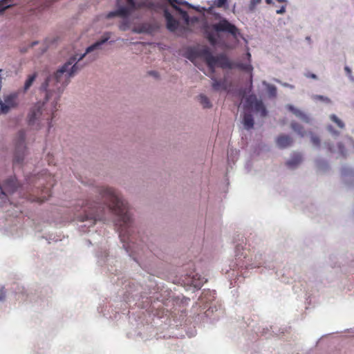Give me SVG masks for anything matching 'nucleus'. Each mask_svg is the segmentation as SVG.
Masks as SVG:
<instances>
[{
  "label": "nucleus",
  "mask_w": 354,
  "mask_h": 354,
  "mask_svg": "<svg viewBox=\"0 0 354 354\" xmlns=\"http://www.w3.org/2000/svg\"><path fill=\"white\" fill-rule=\"evenodd\" d=\"M94 192L95 198L82 202V209L76 216L79 230L91 232L97 221L113 222L124 251L141 266L137 255L138 235L127 203L118 191L110 187H95Z\"/></svg>",
  "instance_id": "1"
},
{
  "label": "nucleus",
  "mask_w": 354,
  "mask_h": 354,
  "mask_svg": "<svg viewBox=\"0 0 354 354\" xmlns=\"http://www.w3.org/2000/svg\"><path fill=\"white\" fill-rule=\"evenodd\" d=\"M88 53L86 51L78 55L71 56L53 75H50L41 84L39 91L43 97L40 99L31 109L28 117V124L31 127L39 121L46 104L51 101L50 109L48 113L50 117L48 118V130L53 127L52 121L55 118V112L57 110V106L65 87L69 84L71 78L74 77L78 71L83 68L80 62Z\"/></svg>",
  "instance_id": "2"
},
{
  "label": "nucleus",
  "mask_w": 354,
  "mask_h": 354,
  "mask_svg": "<svg viewBox=\"0 0 354 354\" xmlns=\"http://www.w3.org/2000/svg\"><path fill=\"white\" fill-rule=\"evenodd\" d=\"M176 269L174 283L180 284L186 291L194 293L207 281L195 272L194 263L192 260L187 261L185 257L180 258Z\"/></svg>",
  "instance_id": "3"
},
{
  "label": "nucleus",
  "mask_w": 354,
  "mask_h": 354,
  "mask_svg": "<svg viewBox=\"0 0 354 354\" xmlns=\"http://www.w3.org/2000/svg\"><path fill=\"white\" fill-rule=\"evenodd\" d=\"M184 56L211 80L215 77L216 65L213 59V51L209 46L200 44L189 46Z\"/></svg>",
  "instance_id": "4"
},
{
  "label": "nucleus",
  "mask_w": 354,
  "mask_h": 354,
  "mask_svg": "<svg viewBox=\"0 0 354 354\" xmlns=\"http://www.w3.org/2000/svg\"><path fill=\"white\" fill-rule=\"evenodd\" d=\"M212 10L213 6H210L207 9L206 8L205 11L212 13L218 21L212 26V30L208 28L207 24L205 25L204 30L205 37L212 46H217L221 43V38L217 36L215 32L228 34L234 39L241 37L240 30L234 24L230 22L227 18L222 17L220 13L212 12Z\"/></svg>",
  "instance_id": "5"
},
{
  "label": "nucleus",
  "mask_w": 354,
  "mask_h": 354,
  "mask_svg": "<svg viewBox=\"0 0 354 354\" xmlns=\"http://www.w3.org/2000/svg\"><path fill=\"white\" fill-rule=\"evenodd\" d=\"M244 111L241 113V123L243 128L250 131L254 127V118L252 111L259 113L261 118L268 115V111L261 100L257 98L254 94L248 96L243 105Z\"/></svg>",
  "instance_id": "6"
},
{
  "label": "nucleus",
  "mask_w": 354,
  "mask_h": 354,
  "mask_svg": "<svg viewBox=\"0 0 354 354\" xmlns=\"http://www.w3.org/2000/svg\"><path fill=\"white\" fill-rule=\"evenodd\" d=\"M100 244L102 245V243L100 242ZM95 257L99 266L102 267L105 271L111 274L118 275V262L113 256L109 254L105 247L102 245L98 246Z\"/></svg>",
  "instance_id": "7"
},
{
  "label": "nucleus",
  "mask_w": 354,
  "mask_h": 354,
  "mask_svg": "<svg viewBox=\"0 0 354 354\" xmlns=\"http://www.w3.org/2000/svg\"><path fill=\"white\" fill-rule=\"evenodd\" d=\"M138 10V9H133L128 4L122 3L121 0H117L115 9L109 12L106 18L110 19L118 17L121 19H131L133 13Z\"/></svg>",
  "instance_id": "8"
},
{
  "label": "nucleus",
  "mask_w": 354,
  "mask_h": 354,
  "mask_svg": "<svg viewBox=\"0 0 354 354\" xmlns=\"http://www.w3.org/2000/svg\"><path fill=\"white\" fill-rule=\"evenodd\" d=\"M26 154L27 147L26 145V135L23 131H20L15 144L13 158L14 162L17 164H21Z\"/></svg>",
  "instance_id": "9"
},
{
  "label": "nucleus",
  "mask_w": 354,
  "mask_h": 354,
  "mask_svg": "<svg viewBox=\"0 0 354 354\" xmlns=\"http://www.w3.org/2000/svg\"><path fill=\"white\" fill-rule=\"evenodd\" d=\"M126 4L129 5L133 9L143 10L147 11L158 12L160 8V3H156L151 0H125Z\"/></svg>",
  "instance_id": "10"
},
{
  "label": "nucleus",
  "mask_w": 354,
  "mask_h": 354,
  "mask_svg": "<svg viewBox=\"0 0 354 354\" xmlns=\"http://www.w3.org/2000/svg\"><path fill=\"white\" fill-rule=\"evenodd\" d=\"M124 293V299L128 302L132 299L133 301L143 298L141 295L142 287L134 281H126Z\"/></svg>",
  "instance_id": "11"
},
{
  "label": "nucleus",
  "mask_w": 354,
  "mask_h": 354,
  "mask_svg": "<svg viewBox=\"0 0 354 354\" xmlns=\"http://www.w3.org/2000/svg\"><path fill=\"white\" fill-rule=\"evenodd\" d=\"M22 94L17 90L12 92L4 97V101L0 98V112L3 114L8 113L12 108L18 106L17 99Z\"/></svg>",
  "instance_id": "12"
},
{
  "label": "nucleus",
  "mask_w": 354,
  "mask_h": 354,
  "mask_svg": "<svg viewBox=\"0 0 354 354\" xmlns=\"http://www.w3.org/2000/svg\"><path fill=\"white\" fill-rule=\"evenodd\" d=\"M160 9L157 12L162 10V15L165 20L166 28L170 32H176L180 26V21L174 16L170 10L161 5Z\"/></svg>",
  "instance_id": "13"
},
{
  "label": "nucleus",
  "mask_w": 354,
  "mask_h": 354,
  "mask_svg": "<svg viewBox=\"0 0 354 354\" xmlns=\"http://www.w3.org/2000/svg\"><path fill=\"white\" fill-rule=\"evenodd\" d=\"M213 57L216 66L222 69L231 70L236 67V63L232 61L224 53H218L216 55L213 53Z\"/></svg>",
  "instance_id": "14"
},
{
  "label": "nucleus",
  "mask_w": 354,
  "mask_h": 354,
  "mask_svg": "<svg viewBox=\"0 0 354 354\" xmlns=\"http://www.w3.org/2000/svg\"><path fill=\"white\" fill-rule=\"evenodd\" d=\"M340 174L344 184L348 188H354V168L344 165L341 167Z\"/></svg>",
  "instance_id": "15"
},
{
  "label": "nucleus",
  "mask_w": 354,
  "mask_h": 354,
  "mask_svg": "<svg viewBox=\"0 0 354 354\" xmlns=\"http://www.w3.org/2000/svg\"><path fill=\"white\" fill-rule=\"evenodd\" d=\"M260 267H264L265 268H268L269 270L274 268L271 263L263 260V254L262 253H257L252 262L249 265L245 266V269L248 270Z\"/></svg>",
  "instance_id": "16"
},
{
  "label": "nucleus",
  "mask_w": 354,
  "mask_h": 354,
  "mask_svg": "<svg viewBox=\"0 0 354 354\" xmlns=\"http://www.w3.org/2000/svg\"><path fill=\"white\" fill-rule=\"evenodd\" d=\"M111 32H105L98 39L86 48V53H91L93 51L101 49L102 46L107 43L111 39Z\"/></svg>",
  "instance_id": "17"
},
{
  "label": "nucleus",
  "mask_w": 354,
  "mask_h": 354,
  "mask_svg": "<svg viewBox=\"0 0 354 354\" xmlns=\"http://www.w3.org/2000/svg\"><path fill=\"white\" fill-rule=\"evenodd\" d=\"M151 329L152 327L149 324H144L141 322L138 324V326L134 331V334L131 333V335L136 337H139L141 339L147 340L152 335L150 334Z\"/></svg>",
  "instance_id": "18"
},
{
  "label": "nucleus",
  "mask_w": 354,
  "mask_h": 354,
  "mask_svg": "<svg viewBox=\"0 0 354 354\" xmlns=\"http://www.w3.org/2000/svg\"><path fill=\"white\" fill-rule=\"evenodd\" d=\"M215 295V290L204 289L201 292L198 297V300L203 305H204V308H206V307H207V305L214 304L213 302L215 301L216 299Z\"/></svg>",
  "instance_id": "19"
},
{
  "label": "nucleus",
  "mask_w": 354,
  "mask_h": 354,
  "mask_svg": "<svg viewBox=\"0 0 354 354\" xmlns=\"http://www.w3.org/2000/svg\"><path fill=\"white\" fill-rule=\"evenodd\" d=\"M160 28V26L157 22L153 23H143L138 28L133 29L136 33H147L152 34Z\"/></svg>",
  "instance_id": "20"
},
{
  "label": "nucleus",
  "mask_w": 354,
  "mask_h": 354,
  "mask_svg": "<svg viewBox=\"0 0 354 354\" xmlns=\"http://www.w3.org/2000/svg\"><path fill=\"white\" fill-rule=\"evenodd\" d=\"M212 88L214 91L218 92L221 91H227L228 88L227 79H218L216 77H212Z\"/></svg>",
  "instance_id": "21"
},
{
  "label": "nucleus",
  "mask_w": 354,
  "mask_h": 354,
  "mask_svg": "<svg viewBox=\"0 0 354 354\" xmlns=\"http://www.w3.org/2000/svg\"><path fill=\"white\" fill-rule=\"evenodd\" d=\"M207 310L204 313V317L209 319L210 323H213L214 321L218 320L219 317V313H218L219 309L218 308L216 303L213 304L207 305Z\"/></svg>",
  "instance_id": "22"
},
{
  "label": "nucleus",
  "mask_w": 354,
  "mask_h": 354,
  "mask_svg": "<svg viewBox=\"0 0 354 354\" xmlns=\"http://www.w3.org/2000/svg\"><path fill=\"white\" fill-rule=\"evenodd\" d=\"M286 108L287 110H288L290 112L294 114L297 118L300 119L301 121L307 124L311 123L310 118L306 113L299 110V109L296 108L292 104H288L286 106Z\"/></svg>",
  "instance_id": "23"
},
{
  "label": "nucleus",
  "mask_w": 354,
  "mask_h": 354,
  "mask_svg": "<svg viewBox=\"0 0 354 354\" xmlns=\"http://www.w3.org/2000/svg\"><path fill=\"white\" fill-rule=\"evenodd\" d=\"M292 138L286 134H280L276 138V145L280 149L288 148L292 145Z\"/></svg>",
  "instance_id": "24"
},
{
  "label": "nucleus",
  "mask_w": 354,
  "mask_h": 354,
  "mask_svg": "<svg viewBox=\"0 0 354 354\" xmlns=\"http://www.w3.org/2000/svg\"><path fill=\"white\" fill-rule=\"evenodd\" d=\"M4 189L8 194H13L19 187V183L15 177H9L3 182Z\"/></svg>",
  "instance_id": "25"
},
{
  "label": "nucleus",
  "mask_w": 354,
  "mask_h": 354,
  "mask_svg": "<svg viewBox=\"0 0 354 354\" xmlns=\"http://www.w3.org/2000/svg\"><path fill=\"white\" fill-rule=\"evenodd\" d=\"M302 161V155L298 152H293L290 158L286 160V165L290 169H296Z\"/></svg>",
  "instance_id": "26"
},
{
  "label": "nucleus",
  "mask_w": 354,
  "mask_h": 354,
  "mask_svg": "<svg viewBox=\"0 0 354 354\" xmlns=\"http://www.w3.org/2000/svg\"><path fill=\"white\" fill-rule=\"evenodd\" d=\"M38 76V74L37 72H34L32 74H30L28 75L24 86L21 88H19L18 91L22 94L24 95L28 92V91L30 88V87L32 86L34 82H35L37 77Z\"/></svg>",
  "instance_id": "27"
},
{
  "label": "nucleus",
  "mask_w": 354,
  "mask_h": 354,
  "mask_svg": "<svg viewBox=\"0 0 354 354\" xmlns=\"http://www.w3.org/2000/svg\"><path fill=\"white\" fill-rule=\"evenodd\" d=\"M315 165L317 169L323 174L328 172L330 169L328 161L322 157H317L315 159Z\"/></svg>",
  "instance_id": "28"
},
{
  "label": "nucleus",
  "mask_w": 354,
  "mask_h": 354,
  "mask_svg": "<svg viewBox=\"0 0 354 354\" xmlns=\"http://www.w3.org/2000/svg\"><path fill=\"white\" fill-rule=\"evenodd\" d=\"M290 127L292 129V131L297 133L301 138H304L308 134V133L305 131L304 127L297 122H291Z\"/></svg>",
  "instance_id": "29"
},
{
  "label": "nucleus",
  "mask_w": 354,
  "mask_h": 354,
  "mask_svg": "<svg viewBox=\"0 0 354 354\" xmlns=\"http://www.w3.org/2000/svg\"><path fill=\"white\" fill-rule=\"evenodd\" d=\"M171 6L174 10H176L178 12L182 20L186 24H189L190 16L189 15L188 12L176 4H172Z\"/></svg>",
  "instance_id": "30"
},
{
  "label": "nucleus",
  "mask_w": 354,
  "mask_h": 354,
  "mask_svg": "<svg viewBox=\"0 0 354 354\" xmlns=\"http://www.w3.org/2000/svg\"><path fill=\"white\" fill-rule=\"evenodd\" d=\"M243 247L241 244H237L235 246V257H236V264L237 266H240L241 267H243V263L241 262V257H245V254H244L243 252Z\"/></svg>",
  "instance_id": "31"
},
{
  "label": "nucleus",
  "mask_w": 354,
  "mask_h": 354,
  "mask_svg": "<svg viewBox=\"0 0 354 354\" xmlns=\"http://www.w3.org/2000/svg\"><path fill=\"white\" fill-rule=\"evenodd\" d=\"M262 84L266 87L270 98H274L277 97V88L275 85L269 84L266 81H263Z\"/></svg>",
  "instance_id": "32"
},
{
  "label": "nucleus",
  "mask_w": 354,
  "mask_h": 354,
  "mask_svg": "<svg viewBox=\"0 0 354 354\" xmlns=\"http://www.w3.org/2000/svg\"><path fill=\"white\" fill-rule=\"evenodd\" d=\"M308 135L310 137V142L313 144V147L317 149H320V148H321L320 138L311 131L308 132Z\"/></svg>",
  "instance_id": "33"
},
{
  "label": "nucleus",
  "mask_w": 354,
  "mask_h": 354,
  "mask_svg": "<svg viewBox=\"0 0 354 354\" xmlns=\"http://www.w3.org/2000/svg\"><path fill=\"white\" fill-rule=\"evenodd\" d=\"M99 239H102L101 235L97 233L96 230H95L94 233L91 234V237L88 239L86 241L88 245H95L100 243Z\"/></svg>",
  "instance_id": "34"
},
{
  "label": "nucleus",
  "mask_w": 354,
  "mask_h": 354,
  "mask_svg": "<svg viewBox=\"0 0 354 354\" xmlns=\"http://www.w3.org/2000/svg\"><path fill=\"white\" fill-rule=\"evenodd\" d=\"M198 100L201 105L205 109H209L211 108L212 104L211 102L209 101V98L204 94H200L198 95Z\"/></svg>",
  "instance_id": "35"
},
{
  "label": "nucleus",
  "mask_w": 354,
  "mask_h": 354,
  "mask_svg": "<svg viewBox=\"0 0 354 354\" xmlns=\"http://www.w3.org/2000/svg\"><path fill=\"white\" fill-rule=\"evenodd\" d=\"M213 6L227 10L229 8L228 0H214L213 1Z\"/></svg>",
  "instance_id": "36"
},
{
  "label": "nucleus",
  "mask_w": 354,
  "mask_h": 354,
  "mask_svg": "<svg viewBox=\"0 0 354 354\" xmlns=\"http://www.w3.org/2000/svg\"><path fill=\"white\" fill-rule=\"evenodd\" d=\"M339 154L341 157L346 158L348 156V152L345 147L344 144L342 142H338L337 143Z\"/></svg>",
  "instance_id": "37"
},
{
  "label": "nucleus",
  "mask_w": 354,
  "mask_h": 354,
  "mask_svg": "<svg viewBox=\"0 0 354 354\" xmlns=\"http://www.w3.org/2000/svg\"><path fill=\"white\" fill-rule=\"evenodd\" d=\"M330 120L335 123L337 126L340 129H344L345 128V124L344 122L340 120L335 114H331L329 116Z\"/></svg>",
  "instance_id": "38"
},
{
  "label": "nucleus",
  "mask_w": 354,
  "mask_h": 354,
  "mask_svg": "<svg viewBox=\"0 0 354 354\" xmlns=\"http://www.w3.org/2000/svg\"><path fill=\"white\" fill-rule=\"evenodd\" d=\"M235 68L244 70V71H245L247 72H250V71H251L253 69L252 66L251 64H243V63H241V62L236 63V67Z\"/></svg>",
  "instance_id": "39"
},
{
  "label": "nucleus",
  "mask_w": 354,
  "mask_h": 354,
  "mask_svg": "<svg viewBox=\"0 0 354 354\" xmlns=\"http://www.w3.org/2000/svg\"><path fill=\"white\" fill-rule=\"evenodd\" d=\"M312 98L314 100H319L321 102H323L326 104H330L331 103V100L326 97V96H324V95H313Z\"/></svg>",
  "instance_id": "40"
},
{
  "label": "nucleus",
  "mask_w": 354,
  "mask_h": 354,
  "mask_svg": "<svg viewBox=\"0 0 354 354\" xmlns=\"http://www.w3.org/2000/svg\"><path fill=\"white\" fill-rule=\"evenodd\" d=\"M326 130L332 135V136L335 138H337L339 136L340 132L335 129L334 127L331 124H328L326 127Z\"/></svg>",
  "instance_id": "41"
},
{
  "label": "nucleus",
  "mask_w": 354,
  "mask_h": 354,
  "mask_svg": "<svg viewBox=\"0 0 354 354\" xmlns=\"http://www.w3.org/2000/svg\"><path fill=\"white\" fill-rule=\"evenodd\" d=\"M35 297H36L35 295H33L32 293L31 294L28 293L26 295V300H29L30 301H34L35 302H37V299H39L41 300V303L44 304V303L46 302V301L44 298L41 297L40 295H37V299H36Z\"/></svg>",
  "instance_id": "42"
},
{
  "label": "nucleus",
  "mask_w": 354,
  "mask_h": 354,
  "mask_svg": "<svg viewBox=\"0 0 354 354\" xmlns=\"http://www.w3.org/2000/svg\"><path fill=\"white\" fill-rule=\"evenodd\" d=\"M122 21L120 24V29L121 30L125 31L128 30L130 27L131 21L130 19H122Z\"/></svg>",
  "instance_id": "43"
},
{
  "label": "nucleus",
  "mask_w": 354,
  "mask_h": 354,
  "mask_svg": "<svg viewBox=\"0 0 354 354\" xmlns=\"http://www.w3.org/2000/svg\"><path fill=\"white\" fill-rule=\"evenodd\" d=\"M261 2V0H250V4L248 6V11L250 12H253L256 6Z\"/></svg>",
  "instance_id": "44"
},
{
  "label": "nucleus",
  "mask_w": 354,
  "mask_h": 354,
  "mask_svg": "<svg viewBox=\"0 0 354 354\" xmlns=\"http://www.w3.org/2000/svg\"><path fill=\"white\" fill-rule=\"evenodd\" d=\"M324 146L329 153H333L335 152L334 145L332 142H330L329 140L325 141L324 142Z\"/></svg>",
  "instance_id": "45"
},
{
  "label": "nucleus",
  "mask_w": 354,
  "mask_h": 354,
  "mask_svg": "<svg viewBox=\"0 0 354 354\" xmlns=\"http://www.w3.org/2000/svg\"><path fill=\"white\" fill-rule=\"evenodd\" d=\"M344 71L346 73V75L348 77L350 80L354 82V77L352 75L351 68L348 66H344Z\"/></svg>",
  "instance_id": "46"
},
{
  "label": "nucleus",
  "mask_w": 354,
  "mask_h": 354,
  "mask_svg": "<svg viewBox=\"0 0 354 354\" xmlns=\"http://www.w3.org/2000/svg\"><path fill=\"white\" fill-rule=\"evenodd\" d=\"M346 144L348 147H351L354 149V139L351 136H346Z\"/></svg>",
  "instance_id": "47"
},
{
  "label": "nucleus",
  "mask_w": 354,
  "mask_h": 354,
  "mask_svg": "<svg viewBox=\"0 0 354 354\" xmlns=\"http://www.w3.org/2000/svg\"><path fill=\"white\" fill-rule=\"evenodd\" d=\"M252 88V82H251L250 86L249 88H241L240 90V95H241L243 96L246 95L247 93H249L251 92Z\"/></svg>",
  "instance_id": "48"
},
{
  "label": "nucleus",
  "mask_w": 354,
  "mask_h": 354,
  "mask_svg": "<svg viewBox=\"0 0 354 354\" xmlns=\"http://www.w3.org/2000/svg\"><path fill=\"white\" fill-rule=\"evenodd\" d=\"M147 74L149 76H151V77H154L155 79H159L160 78V74L158 73V72H157L156 71H149L147 72Z\"/></svg>",
  "instance_id": "49"
},
{
  "label": "nucleus",
  "mask_w": 354,
  "mask_h": 354,
  "mask_svg": "<svg viewBox=\"0 0 354 354\" xmlns=\"http://www.w3.org/2000/svg\"><path fill=\"white\" fill-rule=\"evenodd\" d=\"M275 81L278 83H280L283 87H287V88H289L290 89H293L295 88V86L292 85V84H290L288 83H286V82H281L280 80H275Z\"/></svg>",
  "instance_id": "50"
},
{
  "label": "nucleus",
  "mask_w": 354,
  "mask_h": 354,
  "mask_svg": "<svg viewBox=\"0 0 354 354\" xmlns=\"http://www.w3.org/2000/svg\"><path fill=\"white\" fill-rule=\"evenodd\" d=\"M286 4L282 5L279 9L276 10V13L278 15H283L286 12Z\"/></svg>",
  "instance_id": "51"
},
{
  "label": "nucleus",
  "mask_w": 354,
  "mask_h": 354,
  "mask_svg": "<svg viewBox=\"0 0 354 354\" xmlns=\"http://www.w3.org/2000/svg\"><path fill=\"white\" fill-rule=\"evenodd\" d=\"M200 21V19L197 16L190 17L189 24H198Z\"/></svg>",
  "instance_id": "52"
},
{
  "label": "nucleus",
  "mask_w": 354,
  "mask_h": 354,
  "mask_svg": "<svg viewBox=\"0 0 354 354\" xmlns=\"http://www.w3.org/2000/svg\"><path fill=\"white\" fill-rule=\"evenodd\" d=\"M305 76L306 77H308V78H311V79H313V80H317L318 79V77L316 74L315 73H307L305 74Z\"/></svg>",
  "instance_id": "53"
},
{
  "label": "nucleus",
  "mask_w": 354,
  "mask_h": 354,
  "mask_svg": "<svg viewBox=\"0 0 354 354\" xmlns=\"http://www.w3.org/2000/svg\"><path fill=\"white\" fill-rule=\"evenodd\" d=\"M0 195L7 196V193L4 189V187L1 183H0Z\"/></svg>",
  "instance_id": "54"
},
{
  "label": "nucleus",
  "mask_w": 354,
  "mask_h": 354,
  "mask_svg": "<svg viewBox=\"0 0 354 354\" xmlns=\"http://www.w3.org/2000/svg\"><path fill=\"white\" fill-rule=\"evenodd\" d=\"M5 297H6V294H5V292H3V290H0V301H3V300H4V299H5Z\"/></svg>",
  "instance_id": "55"
},
{
  "label": "nucleus",
  "mask_w": 354,
  "mask_h": 354,
  "mask_svg": "<svg viewBox=\"0 0 354 354\" xmlns=\"http://www.w3.org/2000/svg\"><path fill=\"white\" fill-rule=\"evenodd\" d=\"M265 1L267 4H269V5L272 4L273 6L275 5L272 0H265Z\"/></svg>",
  "instance_id": "56"
},
{
  "label": "nucleus",
  "mask_w": 354,
  "mask_h": 354,
  "mask_svg": "<svg viewBox=\"0 0 354 354\" xmlns=\"http://www.w3.org/2000/svg\"><path fill=\"white\" fill-rule=\"evenodd\" d=\"M277 1L279 2V3H287L288 2V0H276Z\"/></svg>",
  "instance_id": "57"
},
{
  "label": "nucleus",
  "mask_w": 354,
  "mask_h": 354,
  "mask_svg": "<svg viewBox=\"0 0 354 354\" xmlns=\"http://www.w3.org/2000/svg\"><path fill=\"white\" fill-rule=\"evenodd\" d=\"M268 332H269V330L268 328H266V329H263V335H266L267 334V333H268Z\"/></svg>",
  "instance_id": "58"
},
{
  "label": "nucleus",
  "mask_w": 354,
  "mask_h": 354,
  "mask_svg": "<svg viewBox=\"0 0 354 354\" xmlns=\"http://www.w3.org/2000/svg\"><path fill=\"white\" fill-rule=\"evenodd\" d=\"M48 240H49V241H50V240H53V241H58V239H55V238H52V237H51V236H49V238L48 239Z\"/></svg>",
  "instance_id": "59"
},
{
  "label": "nucleus",
  "mask_w": 354,
  "mask_h": 354,
  "mask_svg": "<svg viewBox=\"0 0 354 354\" xmlns=\"http://www.w3.org/2000/svg\"><path fill=\"white\" fill-rule=\"evenodd\" d=\"M38 44V42H37V41H34V42H32V44H31V47H32V46H35V45H36V44Z\"/></svg>",
  "instance_id": "60"
},
{
  "label": "nucleus",
  "mask_w": 354,
  "mask_h": 354,
  "mask_svg": "<svg viewBox=\"0 0 354 354\" xmlns=\"http://www.w3.org/2000/svg\"><path fill=\"white\" fill-rule=\"evenodd\" d=\"M21 51L22 53H26L27 51V49L26 48H23Z\"/></svg>",
  "instance_id": "61"
},
{
  "label": "nucleus",
  "mask_w": 354,
  "mask_h": 354,
  "mask_svg": "<svg viewBox=\"0 0 354 354\" xmlns=\"http://www.w3.org/2000/svg\"><path fill=\"white\" fill-rule=\"evenodd\" d=\"M248 56L249 57H251V55H250V53H248Z\"/></svg>",
  "instance_id": "62"
},
{
  "label": "nucleus",
  "mask_w": 354,
  "mask_h": 354,
  "mask_svg": "<svg viewBox=\"0 0 354 354\" xmlns=\"http://www.w3.org/2000/svg\"><path fill=\"white\" fill-rule=\"evenodd\" d=\"M306 39H307V40H309V39H310V37H306Z\"/></svg>",
  "instance_id": "63"
}]
</instances>
